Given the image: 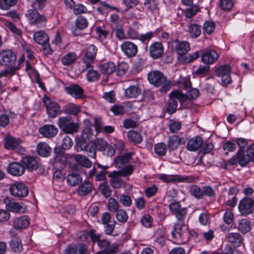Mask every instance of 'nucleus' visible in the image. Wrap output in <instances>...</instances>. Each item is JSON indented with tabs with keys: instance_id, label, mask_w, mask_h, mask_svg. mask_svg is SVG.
<instances>
[{
	"instance_id": "nucleus-1",
	"label": "nucleus",
	"mask_w": 254,
	"mask_h": 254,
	"mask_svg": "<svg viewBox=\"0 0 254 254\" xmlns=\"http://www.w3.org/2000/svg\"><path fill=\"white\" fill-rule=\"evenodd\" d=\"M16 60V55L10 50L2 51L0 53V64L7 66L0 72V77L14 74L18 69V67L15 66Z\"/></svg>"
},
{
	"instance_id": "nucleus-2",
	"label": "nucleus",
	"mask_w": 254,
	"mask_h": 254,
	"mask_svg": "<svg viewBox=\"0 0 254 254\" xmlns=\"http://www.w3.org/2000/svg\"><path fill=\"white\" fill-rule=\"evenodd\" d=\"M147 75L151 84L156 87L161 86L160 89L161 92H166L172 85L171 80H167L163 73L158 70L151 71Z\"/></svg>"
},
{
	"instance_id": "nucleus-3",
	"label": "nucleus",
	"mask_w": 254,
	"mask_h": 254,
	"mask_svg": "<svg viewBox=\"0 0 254 254\" xmlns=\"http://www.w3.org/2000/svg\"><path fill=\"white\" fill-rule=\"evenodd\" d=\"M25 15L29 23L31 25H35L39 28H42L46 26L47 18L43 14H40L35 9H29L27 11Z\"/></svg>"
},
{
	"instance_id": "nucleus-4",
	"label": "nucleus",
	"mask_w": 254,
	"mask_h": 254,
	"mask_svg": "<svg viewBox=\"0 0 254 254\" xmlns=\"http://www.w3.org/2000/svg\"><path fill=\"white\" fill-rule=\"evenodd\" d=\"M58 126L64 132L66 133H74L78 131V124L71 122V118L64 117L59 118Z\"/></svg>"
},
{
	"instance_id": "nucleus-5",
	"label": "nucleus",
	"mask_w": 254,
	"mask_h": 254,
	"mask_svg": "<svg viewBox=\"0 0 254 254\" xmlns=\"http://www.w3.org/2000/svg\"><path fill=\"white\" fill-rule=\"evenodd\" d=\"M42 101L46 108V113L49 118H54L61 113L60 105L52 99L44 96Z\"/></svg>"
},
{
	"instance_id": "nucleus-6",
	"label": "nucleus",
	"mask_w": 254,
	"mask_h": 254,
	"mask_svg": "<svg viewBox=\"0 0 254 254\" xmlns=\"http://www.w3.org/2000/svg\"><path fill=\"white\" fill-rule=\"evenodd\" d=\"M12 195L16 197H25L29 193L28 187L23 182H15L12 184L9 189Z\"/></svg>"
},
{
	"instance_id": "nucleus-7",
	"label": "nucleus",
	"mask_w": 254,
	"mask_h": 254,
	"mask_svg": "<svg viewBox=\"0 0 254 254\" xmlns=\"http://www.w3.org/2000/svg\"><path fill=\"white\" fill-rule=\"evenodd\" d=\"M171 212L175 216L178 222H184L188 211L186 208H182L179 202H172L169 205Z\"/></svg>"
},
{
	"instance_id": "nucleus-8",
	"label": "nucleus",
	"mask_w": 254,
	"mask_h": 254,
	"mask_svg": "<svg viewBox=\"0 0 254 254\" xmlns=\"http://www.w3.org/2000/svg\"><path fill=\"white\" fill-rule=\"evenodd\" d=\"M216 73L221 78L223 84H228L231 82V67L229 65L224 64L220 66L216 69Z\"/></svg>"
},
{
	"instance_id": "nucleus-9",
	"label": "nucleus",
	"mask_w": 254,
	"mask_h": 254,
	"mask_svg": "<svg viewBox=\"0 0 254 254\" xmlns=\"http://www.w3.org/2000/svg\"><path fill=\"white\" fill-rule=\"evenodd\" d=\"M254 199L250 197H245L239 203V209L242 215L251 214L254 211Z\"/></svg>"
},
{
	"instance_id": "nucleus-10",
	"label": "nucleus",
	"mask_w": 254,
	"mask_h": 254,
	"mask_svg": "<svg viewBox=\"0 0 254 254\" xmlns=\"http://www.w3.org/2000/svg\"><path fill=\"white\" fill-rule=\"evenodd\" d=\"M250 160L247 155H245L244 150H239L235 155L230 159L229 162L232 165L239 163L242 167H245L250 162Z\"/></svg>"
},
{
	"instance_id": "nucleus-11",
	"label": "nucleus",
	"mask_w": 254,
	"mask_h": 254,
	"mask_svg": "<svg viewBox=\"0 0 254 254\" xmlns=\"http://www.w3.org/2000/svg\"><path fill=\"white\" fill-rule=\"evenodd\" d=\"M65 92L76 99L84 97V90L78 84H72L64 88Z\"/></svg>"
},
{
	"instance_id": "nucleus-12",
	"label": "nucleus",
	"mask_w": 254,
	"mask_h": 254,
	"mask_svg": "<svg viewBox=\"0 0 254 254\" xmlns=\"http://www.w3.org/2000/svg\"><path fill=\"white\" fill-rule=\"evenodd\" d=\"M121 48L125 55L128 58L134 57L138 51L137 46L130 41H125L122 43Z\"/></svg>"
},
{
	"instance_id": "nucleus-13",
	"label": "nucleus",
	"mask_w": 254,
	"mask_h": 254,
	"mask_svg": "<svg viewBox=\"0 0 254 254\" xmlns=\"http://www.w3.org/2000/svg\"><path fill=\"white\" fill-rule=\"evenodd\" d=\"M92 135V130L89 127L85 128L81 132V137L76 141L78 147H81L85 149L86 144L89 143L90 139Z\"/></svg>"
},
{
	"instance_id": "nucleus-14",
	"label": "nucleus",
	"mask_w": 254,
	"mask_h": 254,
	"mask_svg": "<svg viewBox=\"0 0 254 254\" xmlns=\"http://www.w3.org/2000/svg\"><path fill=\"white\" fill-rule=\"evenodd\" d=\"M7 169L9 174L15 176H20L25 172V167L23 164L17 162L10 163Z\"/></svg>"
},
{
	"instance_id": "nucleus-15",
	"label": "nucleus",
	"mask_w": 254,
	"mask_h": 254,
	"mask_svg": "<svg viewBox=\"0 0 254 254\" xmlns=\"http://www.w3.org/2000/svg\"><path fill=\"white\" fill-rule=\"evenodd\" d=\"M164 48L161 42H155L149 47V54L154 59L159 58L163 54Z\"/></svg>"
},
{
	"instance_id": "nucleus-16",
	"label": "nucleus",
	"mask_w": 254,
	"mask_h": 254,
	"mask_svg": "<svg viewBox=\"0 0 254 254\" xmlns=\"http://www.w3.org/2000/svg\"><path fill=\"white\" fill-rule=\"evenodd\" d=\"M21 162L24 166L25 169L26 168L29 171L35 170L39 167L37 161L32 156H27L23 157L21 158Z\"/></svg>"
},
{
	"instance_id": "nucleus-17",
	"label": "nucleus",
	"mask_w": 254,
	"mask_h": 254,
	"mask_svg": "<svg viewBox=\"0 0 254 254\" xmlns=\"http://www.w3.org/2000/svg\"><path fill=\"white\" fill-rule=\"evenodd\" d=\"M189 233L184 222H177L175 224L172 234L174 238H183L185 234Z\"/></svg>"
},
{
	"instance_id": "nucleus-18",
	"label": "nucleus",
	"mask_w": 254,
	"mask_h": 254,
	"mask_svg": "<svg viewBox=\"0 0 254 254\" xmlns=\"http://www.w3.org/2000/svg\"><path fill=\"white\" fill-rule=\"evenodd\" d=\"M58 128L54 125H46L39 128V132L46 137H53L58 133Z\"/></svg>"
},
{
	"instance_id": "nucleus-19",
	"label": "nucleus",
	"mask_w": 254,
	"mask_h": 254,
	"mask_svg": "<svg viewBox=\"0 0 254 254\" xmlns=\"http://www.w3.org/2000/svg\"><path fill=\"white\" fill-rule=\"evenodd\" d=\"M135 154L134 151H130L117 157L115 159V164L117 167L122 168L124 165L130 161L132 156Z\"/></svg>"
},
{
	"instance_id": "nucleus-20",
	"label": "nucleus",
	"mask_w": 254,
	"mask_h": 254,
	"mask_svg": "<svg viewBox=\"0 0 254 254\" xmlns=\"http://www.w3.org/2000/svg\"><path fill=\"white\" fill-rule=\"evenodd\" d=\"M185 143V141L183 138L177 135H174L169 137L167 145L169 149L172 151L176 150L180 144Z\"/></svg>"
},
{
	"instance_id": "nucleus-21",
	"label": "nucleus",
	"mask_w": 254,
	"mask_h": 254,
	"mask_svg": "<svg viewBox=\"0 0 254 254\" xmlns=\"http://www.w3.org/2000/svg\"><path fill=\"white\" fill-rule=\"evenodd\" d=\"M111 178L110 183L112 188L119 189L123 185V180L121 178L122 176L117 171H113L109 175Z\"/></svg>"
},
{
	"instance_id": "nucleus-22",
	"label": "nucleus",
	"mask_w": 254,
	"mask_h": 254,
	"mask_svg": "<svg viewBox=\"0 0 254 254\" xmlns=\"http://www.w3.org/2000/svg\"><path fill=\"white\" fill-rule=\"evenodd\" d=\"M30 224L29 219L27 216H22L15 218L13 222L14 228L19 230L26 228Z\"/></svg>"
},
{
	"instance_id": "nucleus-23",
	"label": "nucleus",
	"mask_w": 254,
	"mask_h": 254,
	"mask_svg": "<svg viewBox=\"0 0 254 254\" xmlns=\"http://www.w3.org/2000/svg\"><path fill=\"white\" fill-rule=\"evenodd\" d=\"M218 57L217 53L212 50L205 52L201 56V61L203 63L207 64L213 63Z\"/></svg>"
},
{
	"instance_id": "nucleus-24",
	"label": "nucleus",
	"mask_w": 254,
	"mask_h": 254,
	"mask_svg": "<svg viewBox=\"0 0 254 254\" xmlns=\"http://www.w3.org/2000/svg\"><path fill=\"white\" fill-rule=\"evenodd\" d=\"M203 140L202 138L199 136H196L188 141L187 145V148L189 151H195L198 150V149L201 146Z\"/></svg>"
},
{
	"instance_id": "nucleus-25",
	"label": "nucleus",
	"mask_w": 254,
	"mask_h": 254,
	"mask_svg": "<svg viewBox=\"0 0 254 254\" xmlns=\"http://www.w3.org/2000/svg\"><path fill=\"white\" fill-rule=\"evenodd\" d=\"M175 49L178 55H183L186 54L190 49V44L187 41L179 42L176 40L175 42Z\"/></svg>"
},
{
	"instance_id": "nucleus-26",
	"label": "nucleus",
	"mask_w": 254,
	"mask_h": 254,
	"mask_svg": "<svg viewBox=\"0 0 254 254\" xmlns=\"http://www.w3.org/2000/svg\"><path fill=\"white\" fill-rule=\"evenodd\" d=\"M20 140L10 136L4 138V147L8 150H14L19 147Z\"/></svg>"
},
{
	"instance_id": "nucleus-27",
	"label": "nucleus",
	"mask_w": 254,
	"mask_h": 254,
	"mask_svg": "<svg viewBox=\"0 0 254 254\" xmlns=\"http://www.w3.org/2000/svg\"><path fill=\"white\" fill-rule=\"evenodd\" d=\"M37 151L39 155L47 157L51 153V148L46 142H41L37 145Z\"/></svg>"
},
{
	"instance_id": "nucleus-28",
	"label": "nucleus",
	"mask_w": 254,
	"mask_h": 254,
	"mask_svg": "<svg viewBox=\"0 0 254 254\" xmlns=\"http://www.w3.org/2000/svg\"><path fill=\"white\" fill-rule=\"evenodd\" d=\"M74 159L79 165L87 168H90L92 166V162L85 156L81 154L74 155Z\"/></svg>"
},
{
	"instance_id": "nucleus-29",
	"label": "nucleus",
	"mask_w": 254,
	"mask_h": 254,
	"mask_svg": "<svg viewBox=\"0 0 254 254\" xmlns=\"http://www.w3.org/2000/svg\"><path fill=\"white\" fill-rule=\"evenodd\" d=\"M128 140L134 144H139L142 141V135L136 131L131 130L127 132Z\"/></svg>"
},
{
	"instance_id": "nucleus-30",
	"label": "nucleus",
	"mask_w": 254,
	"mask_h": 254,
	"mask_svg": "<svg viewBox=\"0 0 254 254\" xmlns=\"http://www.w3.org/2000/svg\"><path fill=\"white\" fill-rule=\"evenodd\" d=\"M99 69L102 73L110 74L115 70L116 65L113 62H108L100 65Z\"/></svg>"
},
{
	"instance_id": "nucleus-31",
	"label": "nucleus",
	"mask_w": 254,
	"mask_h": 254,
	"mask_svg": "<svg viewBox=\"0 0 254 254\" xmlns=\"http://www.w3.org/2000/svg\"><path fill=\"white\" fill-rule=\"evenodd\" d=\"M92 185L89 181H84L78 187V193L80 195H85L91 192L92 190Z\"/></svg>"
},
{
	"instance_id": "nucleus-32",
	"label": "nucleus",
	"mask_w": 254,
	"mask_h": 254,
	"mask_svg": "<svg viewBox=\"0 0 254 254\" xmlns=\"http://www.w3.org/2000/svg\"><path fill=\"white\" fill-rule=\"evenodd\" d=\"M188 32L191 38H196L201 34V27L198 24L190 23L188 25Z\"/></svg>"
},
{
	"instance_id": "nucleus-33",
	"label": "nucleus",
	"mask_w": 254,
	"mask_h": 254,
	"mask_svg": "<svg viewBox=\"0 0 254 254\" xmlns=\"http://www.w3.org/2000/svg\"><path fill=\"white\" fill-rule=\"evenodd\" d=\"M33 38L36 43L40 45L49 41L48 36L43 31L35 32L33 35Z\"/></svg>"
},
{
	"instance_id": "nucleus-34",
	"label": "nucleus",
	"mask_w": 254,
	"mask_h": 254,
	"mask_svg": "<svg viewBox=\"0 0 254 254\" xmlns=\"http://www.w3.org/2000/svg\"><path fill=\"white\" fill-rule=\"evenodd\" d=\"M141 93L140 89L137 86H130L125 90V96L127 98H136Z\"/></svg>"
},
{
	"instance_id": "nucleus-35",
	"label": "nucleus",
	"mask_w": 254,
	"mask_h": 254,
	"mask_svg": "<svg viewBox=\"0 0 254 254\" xmlns=\"http://www.w3.org/2000/svg\"><path fill=\"white\" fill-rule=\"evenodd\" d=\"M97 50V48L95 45L92 44L89 45L83 51V56L95 59Z\"/></svg>"
},
{
	"instance_id": "nucleus-36",
	"label": "nucleus",
	"mask_w": 254,
	"mask_h": 254,
	"mask_svg": "<svg viewBox=\"0 0 254 254\" xmlns=\"http://www.w3.org/2000/svg\"><path fill=\"white\" fill-rule=\"evenodd\" d=\"M238 229L242 233L245 234L251 229V222L247 219H242L239 221Z\"/></svg>"
},
{
	"instance_id": "nucleus-37",
	"label": "nucleus",
	"mask_w": 254,
	"mask_h": 254,
	"mask_svg": "<svg viewBox=\"0 0 254 254\" xmlns=\"http://www.w3.org/2000/svg\"><path fill=\"white\" fill-rule=\"evenodd\" d=\"M228 241L235 247H239L242 244L243 238L241 235L236 233H231L228 237Z\"/></svg>"
},
{
	"instance_id": "nucleus-38",
	"label": "nucleus",
	"mask_w": 254,
	"mask_h": 254,
	"mask_svg": "<svg viewBox=\"0 0 254 254\" xmlns=\"http://www.w3.org/2000/svg\"><path fill=\"white\" fill-rule=\"evenodd\" d=\"M77 58V56L75 53L69 52L63 57L62 62L64 65H69L73 64Z\"/></svg>"
},
{
	"instance_id": "nucleus-39",
	"label": "nucleus",
	"mask_w": 254,
	"mask_h": 254,
	"mask_svg": "<svg viewBox=\"0 0 254 254\" xmlns=\"http://www.w3.org/2000/svg\"><path fill=\"white\" fill-rule=\"evenodd\" d=\"M9 244L10 248L15 253H20L23 250L21 241L19 238L11 239Z\"/></svg>"
},
{
	"instance_id": "nucleus-40",
	"label": "nucleus",
	"mask_w": 254,
	"mask_h": 254,
	"mask_svg": "<svg viewBox=\"0 0 254 254\" xmlns=\"http://www.w3.org/2000/svg\"><path fill=\"white\" fill-rule=\"evenodd\" d=\"M95 60L94 59H91V58L82 56L81 58V62L83 64L82 65V71L84 72L87 69L93 68Z\"/></svg>"
},
{
	"instance_id": "nucleus-41",
	"label": "nucleus",
	"mask_w": 254,
	"mask_h": 254,
	"mask_svg": "<svg viewBox=\"0 0 254 254\" xmlns=\"http://www.w3.org/2000/svg\"><path fill=\"white\" fill-rule=\"evenodd\" d=\"M82 178L80 176L76 173H71L68 175L66 178V182L68 184L72 186H75L81 182Z\"/></svg>"
},
{
	"instance_id": "nucleus-42",
	"label": "nucleus",
	"mask_w": 254,
	"mask_h": 254,
	"mask_svg": "<svg viewBox=\"0 0 254 254\" xmlns=\"http://www.w3.org/2000/svg\"><path fill=\"white\" fill-rule=\"evenodd\" d=\"M80 111V107L78 105L69 104L64 107V112L66 114L76 115Z\"/></svg>"
},
{
	"instance_id": "nucleus-43",
	"label": "nucleus",
	"mask_w": 254,
	"mask_h": 254,
	"mask_svg": "<svg viewBox=\"0 0 254 254\" xmlns=\"http://www.w3.org/2000/svg\"><path fill=\"white\" fill-rule=\"evenodd\" d=\"M6 207L8 210L15 213L24 211L23 206L18 202L9 201L6 205Z\"/></svg>"
},
{
	"instance_id": "nucleus-44",
	"label": "nucleus",
	"mask_w": 254,
	"mask_h": 254,
	"mask_svg": "<svg viewBox=\"0 0 254 254\" xmlns=\"http://www.w3.org/2000/svg\"><path fill=\"white\" fill-rule=\"evenodd\" d=\"M86 78L89 82H96L99 80L100 75L97 70L90 68L87 72Z\"/></svg>"
},
{
	"instance_id": "nucleus-45",
	"label": "nucleus",
	"mask_w": 254,
	"mask_h": 254,
	"mask_svg": "<svg viewBox=\"0 0 254 254\" xmlns=\"http://www.w3.org/2000/svg\"><path fill=\"white\" fill-rule=\"evenodd\" d=\"M75 23L76 27L80 30L85 29L88 25L87 20L85 17L82 15L77 16Z\"/></svg>"
},
{
	"instance_id": "nucleus-46",
	"label": "nucleus",
	"mask_w": 254,
	"mask_h": 254,
	"mask_svg": "<svg viewBox=\"0 0 254 254\" xmlns=\"http://www.w3.org/2000/svg\"><path fill=\"white\" fill-rule=\"evenodd\" d=\"M169 97L170 98H173L174 99H177L180 102H184L187 99V97L186 95L179 90L172 91L169 94Z\"/></svg>"
},
{
	"instance_id": "nucleus-47",
	"label": "nucleus",
	"mask_w": 254,
	"mask_h": 254,
	"mask_svg": "<svg viewBox=\"0 0 254 254\" xmlns=\"http://www.w3.org/2000/svg\"><path fill=\"white\" fill-rule=\"evenodd\" d=\"M190 192L191 195L198 199H202V188H200L196 185L191 186L190 189Z\"/></svg>"
},
{
	"instance_id": "nucleus-48",
	"label": "nucleus",
	"mask_w": 254,
	"mask_h": 254,
	"mask_svg": "<svg viewBox=\"0 0 254 254\" xmlns=\"http://www.w3.org/2000/svg\"><path fill=\"white\" fill-rule=\"evenodd\" d=\"M167 146L164 143H158L154 145L155 153L159 156H165Z\"/></svg>"
},
{
	"instance_id": "nucleus-49",
	"label": "nucleus",
	"mask_w": 254,
	"mask_h": 254,
	"mask_svg": "<svg viewBox=\"0 0 254 254\" xmlns=\"http://www.w3.org/2000/svg\"><path fill=\"white\" fill-rule=\"evenodd\" d=\"M93 143L95 148L100 151H105L108 144L107 141L102 138H97Z\"/></svg>"
},
{
	"instance_id": "nucleus-50",
	"label": "nucleus",
	"mask_w": 254,
	"mask_h": 254,
	"mask_svg": "<svg viewBox=\"0 0 254 254\" xmlns=\"http://www.w3.org/2000/svg\"><path fill=\"white\" fill-rule=\"evenodd\" d=\"M156 0H145L144 4L146 6L148 13H153L157 11Z\"/></svg>"
},
{
	"instance_id": "nucleus-51",
	"label": "nucleus",
	"mask_w": 254,
	"mask_h": 254,
	"mask_svg": "<svg viewBox=\"0 0 254 254\" xmlns=\"http://www.w3.org/2000/svg\"><path fill=\"white\" fill-rule=\"evenodd\" d=\"M99 189L102 194L105 197H109L112 193V190L107 182H103L100 184Z\"/></svg>"
},
{
	"instance_id": "nucleus-52",
	"label": "nucleus",
	"mask_w": 254,
	"mask_h": 254,
	"mask_svg": "<svg viewBox=\"0 0 254 254\" xmlns=\"http://www.w3.org/2000/svg\"><path fill=\"white\" fill-rule=\"evenodd\" d=\"M116 217L117 220L122 223H125L127 222L128 216L127 212L122 209L118 210L116 212Z\"/></svg>"
},
{
	"instance_id": "nucleus-53",
	"label": "nucleus",
	"mask_w": 254,
	"mask_h": 254,
	"mask_svg": "<svg viewBox=\"0 0 254 254\" xmlns=\"http://www.w3.org/2000/svg\"><path fill=\"white\" fill-rule=\"evenodd\" d=\"M18 0H0V8L8 10L16 4Z\"/></svg>"
},
{
	"instance_id": "nucleus-54",
	"label": "nucleus",
	"mask_w": 254,
	"mask_h": 254,
	"mask_svg": "<svg viewBox=\"0 0 254 254\" xmlns=\"http://www.w3.org/2000/svg\"><path fill=\"white\" fill-rule=\"evenodd\" d=\"M80 150L82 151H85L87 152L89 157L91 158L95 159L96 157V151L95 146L94 145V143L89 145V143L86 144V146H85V149H83L81 147H79Z\"/></svg>"
},
{
	"instance_id": "nucleus-55",
	"label": "nucleus",
	"mask_w": 254,
	"mask_h": 254,
	"mask_svg": "<svg viewBox=\"0 0 254 254\" xmlns=\"http://www.w3.org/2000/svg\"><path fill=\"white\" fill-rule=\"evenodd\" d=\"M128 69V65L125 62L119 63L117 67V74L119 76H124Z\"/></svg>"
},
{
	"instance_id": "nucleus-56",
	"label": "nucleus",
	"mask_w": 254,
	"mask_h": 254,
	"mask_svg": "<svg viewBox=\"0 0 254 254\" xmlns=\"http://www.w3.org/2000/svg\"><path fill=\"white\" fill-rule=\"evenodd\" d=\"M182 127V124L179 121L171 120L169 123V127L171 133H175L179 131Z\"/></svg>"
},
{
	"instance_id": "nucleus-57",
	"label": "nucleus",
	"mask_w": 254,
	"mask_h": 254,
	"mask_svg": "<svg viewBox=\"0 0 254 254\" xmlns=\"http://www.w3.org/2000/svg\"><path fill=\"white\" fill-rule=\"evenodd\" d=\"M234 5L233 0H220L219 6L221 8L225 11L231 10Z\"/></svg>"
},
{
	"instance_id": "nucleus-58",
	"label": "nucleus",
	"mask_w": 254,
	"mask_h": 254,
	"mask_svg": "<svg viewBox=\"0 0 254 254\" xmlns=\"http://www.w3.org/2000/svg\"><path fill=\"white\" fill-rule=\"evenodd\" d=\"M215 24L211 21H207L203 23V29L204 33L210 34L215 30Z\"/></svg>"
},
{
	"instance_id": "nucleus-59",
	"label": "nucleus",
	"mask_w": 254,
	"mask_h": 254,
	"mask_svg": "<svg viewBox=\"0 0 254 254\" xmlns=\"http://www.w3.org/2000/svg\"><path fill=\"white\" fill-rule=\"evenodd\" d=\"M202 198L204 195L209 197H214L215 192L213 189L210 186H205L202 187Z\"/></svg>"
},
{
	"instance_id": "nucleus-60",
	"label": "nucleus",
	"mask_w": 254,
	"mask_h": 254,
	"mask_svg": "<svg viewBox=\"0 0 254 254\" xmlns=\"http://www.w3.org/2000/svg\"><path fill=\"white\" fill-rule=\"evenodd\" d=\"M122 169L117 171L119 174L124 177L128 176L130 175L134 170V166L131 165H128L125 167H123Z\"/></svg>"
},
{
	"instance_id": "nucleus-61",
	"label": "nucleus",
	"mask_w": 254,
	"mask_h": 254,
	"mask_svg": "<svg viewBox=\"0 0 254 254\" xmlns=\"http://www.w3.org/2000/svg\"><path fill=\"white\" fill-rule=\"evenodd\" d=\"M5 26L13 33L21 37L22 35L21 30L18 28L13 23L11 22H6L4 23Z\"/></svg>"
},
{
	"instance_id": "nucleus-62",
	"label": "nucleus",
	"mask_w": 254,
	"mask_h": 254,
	"mask_svg": "<svg viewBox=\"0 0 254 254\" xmlns=\"http://www.w3.org/2000/svg\"><path fill=\"white\" fill-rule=\"evenodd\" d=\"M198 8L196 5H192L186 8L184 13L187 18H190L195 15L198 11Z\"/></svg>"
},
{
	"instance_id": "nucleus-63",
	"label": "nucleus",
	"mask_w": 254,
	"mask_h": 254,
	"mask_svg": "<svg viewBox=\"0 0 254 254\" xmlns=\"http://www.w3.org/2000/svg\"><path fill=\"white\" fill-rule=\"evenodd\" d=\"M222 148L226 151L225 154H227L229 152L234 151L236 148V145L234 142L227 141L223 143Z\"/></svg>"
},
{
	"instance_id": "nucleus-64",
	"label": "nucleus",
	"mask_w": 254,
	"mask_h": 254,
	"mask_svg": "<svg viewBox=\"0 0 254 254\" xmlns=\"http://www.w3.org/2000/svg\"><path fill=\"white\" fill-rule=\"evenodd\" d=\"M178 102L175 99L170 98L169 101V104L167 107V112L170 114L174 113L177 109Z\"/></svg>"
}]
</instances>
